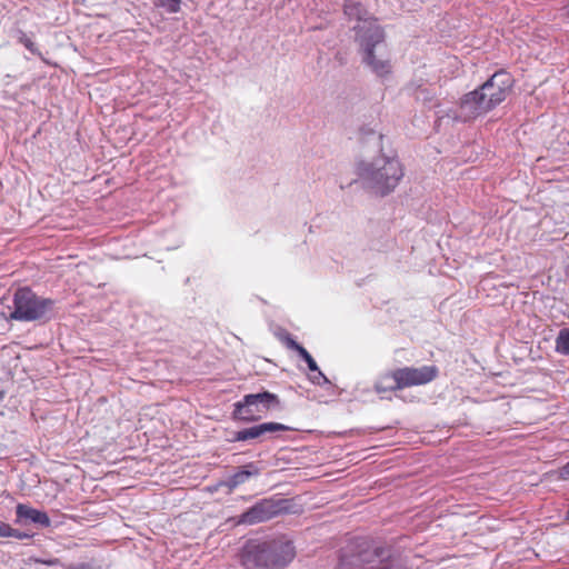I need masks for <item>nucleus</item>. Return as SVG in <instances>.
I'll list each match as a JSON object with an SVG mask.
<instances>
[{
  "instance_id": "f257e3e1",
  "label": "nucleus",
  "mask_w": 569,
  "mask_h": 569,
  "mask_svg": "<svg viewBox=\"0 0 569 569\" xmlns=\"http://www.w3.org/2000/svg\"><path fill=\"white\" fill-rule=\"evenodd\" d=\"M355 171L362 187L378 197L393 192L405 176L399 159L383 153L357 161Z\"/></svg>"
},
{
  "instance_id": "f03ea898",
  "label": "nucleus",
  "mask_w": 569,
  "mask_h": 569,
  "mask_svg": "<svg viewBox=\"0 0 569 569\" xmlns=\"http://www.w3.org/2000/svg\"><path fill=\"white\" fill-rule=\"evenodd\" d=\"M361 26L355 41L358 43L362 62L378 77L391 73V53L386 42L385 30L377 21Z\"/></svg>"
},
{
  "instance_id": "7ed1b4c3",
  "label": "nucleus",
  "mask_w": 569,
  "mask_h": 569,
  "mask_svg": "<svg viewBox=\"0 0 569 569\" xmlns=\"http://www.w3.org/2000/svg\"><path fill=\"white\" fill-rule=\"evenodd\" d=\"M14 309L9 319L19 321L47 320L51 317L54 301L38 297L29 288H20L13 298Z\"/></svg>"
},
{
  "instance_id": "20e7f679",
  "label": "nucleus",
  "mask_w": 569,
  "mask_h": 569,
  "mask_svg": "<svg viewBox=\"0 0 569 569\" xmlns=\"http://www.w3.org/2000/svg\"><path fill=\"white\" fill-rule=\"evenodd\" d=\"M278 405L277 395L268 391L246 395L241 401L234 403L233 418L246 422L256 421Z\"/></svg>"
},
{
  "instance_id": "39448f33",
  "label": "nucleus",
  "mask_w": 569,
  "mask_h": 569,
  "mask_svg": "<svg viewBox=\"0 0 569 569\" xmlns=\"http://www.w3.org/2000/svg\"><path fill=\"white\" fill-rule=\"evenodd\" d=\"M512 82V78L508 72L499 71L478 89L489 111L507 98Z\"/></svg>"
},
{
  "instance_id": "423d86ee",
  "label": "nucleus",
  "mask_w": 569,
  "mask_h": 569,
  "mask_svg": "<svg viewBox=\"0 0 569 569\" xmlns=\"http://www.w3.org/2000/svg\"><path fill=\"white\" fill-rule=\"evenodd\" d=\"M296 557L292 541L281 537L266 541L267 569H280L288 566Z\"/></svg>"
},
{
  "instance_id": "0eeeda50",
  "label": "nucleus",
  "mask_w": 569,
  "mask_h": 569,
  "mask_svg": "<svg viewBox=\"0 0 569 569\" xmlns=\"http://www.w3.org/2000/svg\"><path fill=\"white\" fill-rule=\"evenodd\" d=\"M385 557V550L367 547L358 555H343L337 569H360L363 565H369L367 569H387V565H381Z\"/></svg>"
},
{
  "instance_id": "6e6552de",
  "label": "nucleus",
  "mask_w": 569,
  "mask_h": 569,
  "mask_svg": "<svg viewBox=\"0 0 569 569\" xmlns=\"http://www.w3.org/2000/svg\"><path fill=\"white\" fill-rule=\"evenodd\" d=\"M281 508L278 502L269 499H263L241 513L238 519V525H256L270 520L280 512Z\"/></svg>"
},
{
  "instance_id": "1a4fd4ad",
  "label": "nucleus",
  "mask_w": 569,
  "mask_h": 569,
  "mask_svg": "<svg viewBox=\"0 0 569 569\" xmlns=\"http://www.w3.org/2000/svg\"><path fill=\"white\" fill-rule=\"evenodd\" d=\"M489 112V109L480 94L479 90L476 89L465 94L457 109L456 118L461 121L473 120L485 113Z\"/></svg>"
},
{
  "instance_id": "9d476101",
  "label": "nucleus",
  "mask_w": 569,
  "mask_h": 569,
  "mask_svg": "<svg viewBox=\"0 0 569 569\" xmlns=\"http://www.w3.org/2000/svg\"><path fill=\"white\" fill-rule=\"evenodd\" d=\"M240 559L246 569H267L266 541H247L242 547Z\"/></svg>"
},
{
  "instance_id": "9b49d317",
  "label": "nucleus",
  "mask_w": 569,
  "mask_h": 569,
  "mask_svg": "<svg viewBox=\"0 0 569 569\" xmlns=\"http://www.w3.org/2000/svg\"><path fill=\"white\" fill-rule=\"evenodd\" d=\"M289 427L279 422H264L250 428L239 430L234 433V441H247L251 439L263 438L267 433H273L278 431H287Z\"/></svg>"
},
{
  "instance_id": "f8f14e48",
  "label": "nucleus",
  "mask_w": 569,
  "mask_h": 569,
  "mask_svg": "<svg viewBox=\"0 0 569 569\" xmlns=\"http://www.w3.org/2000/svg\"><path fill=\"white\" fill-rule=\"evenodd\" d=\"M343 11L349 20L357 21L353 26V31L356 33L355 38L358 37V29L361 28V26L369 24V21H377V19L371 17L360 2L355 0H346Z\"/></svg>"
},
{
  "instance_id": "ddd939ff",
  "label": "nucleus",
  "mask_w": 569,
  "mask_h": 569,
  "mask_svg": "<svg viewBox=\"0 0 569 569\" xmlns=\"http://www.w3.org/2000/svg\"><path fill=\"white\" fill-rule=\"evenodd\" d=\"M396 379L399 385V389L423 385L427 382V371L416 368H402L396 370Z\"/></svg>"
},
{
  "instance_id": "4468645a",
  "label": "nucleus",
  "mask_w": 569,
  "mask_h": 569,
  "mask_svg": "<svg viewBox=\"0 0 569 569\" xmlns=\"http://www.w3.org/2000/svg\"><path fill=\"white\" fill-rule=\"evenodd\" d=\"M18 521L29 520L42 527H49L51 521L48 515L27 505L19 503L16 508Z\"/></svg>"
},
{
  "instance_id": "2eb2a0df",
  "label": "nucleus",
  "mask_w": 569,
  "mask_h": 569,
  "mask_svg": "<svg viewBox=\"0 0 569 569\" xmlns=\"http://www.w3.org/2000/svg\"><path fill=\"white\" fill-rule=\"evenodd\" d=\"M376 390L379 393H382L386 391L399 390V385L396 379V370L381 376L380 379L376 383Z\"/></svg>"
},
{
  "instance_id": "dca6fc26",
  "label": "nucleus",
  "mask_w": 569,
  "mask_h": 569,
  "mask_svg": "<svg viewBox=\"0 0 569 569\" xmlns=\"http://www.w3.org/2000/svg\"><path fill=\"white\" fill-rule=\"evenodd\" d=\"M258 469L252 465L247 466L244 469L237 471L230 479L232 487H237L246 482L251 476L257 475Z\"/></svg>"
},
{
  "instance_id": "f3484780",
  "label": "nucleus",
  "mask_w": 569,
  "mask_h": 569,
  "mask_svg": "<svg viewBox=\"0 0 569 569\" xmlns=\"http://www.w3.org/2000/svg\"><path fill=\"white\" fill-rule=\"evenodd\" d=\"M556 350L561 355H569V329L560 330L556 339Z\"/></svg>"
},
{
  "instance_id": "a211bd4d",
  "label": "nucleus",
  "mask_w": 569,
  "mask_h": 569,
  "mask_svg": "<svg viewBox=\"0 0 569 569\" xmlns=\"http://www.w3.org/2000/svg\"><path fill=\"white\" fill-rule=\"evenodd\" d=\"M7 537H13V538L22 540V539L29 538L30 536L27 533H22V532L18 531L17 529L11 528L8 523L0 521V538H7Z\"/></svg>"
},
{
  "instance_id": "6ab92c4d",
  "label": "nucleus",
  "mask_w": 569,
  "mask_h": 569,
  "mask_svg": "<svg viewBox=\"0 0 569 569\" xmlns=\"http://www.w3.org/2000/svg\"><path fill=\"white\" fill-rule=\"evenodd\" d=\"M157 4L170 13H176L180 10V0H158Z\"/></svg>"
},
{
  "instance_id": "aec40b11",
  "label": "nucleus",
  "mask_w": 569,
  "mask_h": 569,
  "mask_svg": "<svg viewBox=\"0 0 569 569\" xmlns=\"http://www.w3.org/2000/svg\"><path fill=\"white\" fill-rule=\"evenodd\" d=\"M299 356L307 362L308 368L310 371L318 370V365L315 361V359L311 357V355L302 347L298 351Z\"/></svg>"
},
{
  "instance_id": "412c9836",
  "label": "nucleus",
  "mask_w": 569,
  "mask_h": 569,
  "mask_svg": "<svg viewBox=\"0 0 569 569\" xmlns=\"http://www.w3.org/2000/svg\"><path fill=\"white\" fill-rule=\"evenodd\" d=\"M312 372H313V375L310 377V380L313 383L321 386V385L329 382L328 378L320 371L319 368H318V370L312 371Z\"/></svg>"
},
{
  "instance_id": "4be33fe9",
  "label": "nucleus",
  "mask_w": 569,
  "mask_h": 569,
  "mask_svg": "<svg viewBox=\"0 0 569 569\" xmlns=\"http://www.w3.org/2000/svg\"><path fill=\"white\" fill-rule=\"evenodd\" d=\"M20 41L21 43H23V46L31 52H34L36 48H34V43L26 36H22L20 38Z\"/></svg>"
},
{
  "instance_id": "5701e85b",
  "label": "nucleus",
  "mask_w": 569,
  "mask_h": 569,
  "mask_svg": "<svg viewBox=\"0 0 569 569\" xmlns=\"http://www.w3.org/2000/svg\"><path fill=\"white\" fill-rule=\"evenodd\" d=\"M286 343H287V347H288L289 349H292V350H295V351H297V352L299 351V349H300V348H302V346H301V345H299V343H298L296 340H293L291 337H288V338L286 339Z\"/></svg>"
},
{
  "instance_id": "b1692460",
  "label": "nucleus",
  "mask_w": 569,
  "mask_h": 569,
  "mask_svg": "<svg viewBox=\"0 0 569 569\" xmlns=\"http://www.w3.org/2000/svg\"><path fill=\"white\" fill-rule=\"evenodd\" d=\"M560 479L569 480V462L562 467L559 473Z\"/></svg>"
},
{
  "instance_id": "393cba45",
  "label": "nucleus",
  "mask_w": 569,
  "mask_h": 569,
  "mask_svg": "<svg viewBox=\"0 0 569 569\" xmlns=\"http://www.w3.org/2000/svg\"><path fill=\"white\" fill-rule=\"evenodd\" d=\"M437 375V370L432 367H429V381Z\"/></svg>"
},
{
  "instance_id": "a878e982",
  "label": "nucleus",
  "mask_w": 569,
  "mask_h": 569,
  "mask_svg": "<svg viewBox=\"0 0 569 569\" xmlns=\"http://www.w3.org/2000/svg\"><path fill=\"white\" fill-rule=\"evenodd\" d=\"M381 139H382V136H381V134L377 136V140H378L379 142L381 141Z\"/></svg>"
},
{
  "instance_id": "bb28decb",
  "label": "nucleus",
  "mask_w": 569,
  "mask_h": 569,
  "mask_svg": "<svg viewBox=\"0 0 569 569\" xmlns=\"http://www.w3.org/2000/svg\"><path fill=\"white\" fill-rule=\"evenodd\" d=\"M568 13H569V6H568Z\"/></svg>"
}]
</instances>
